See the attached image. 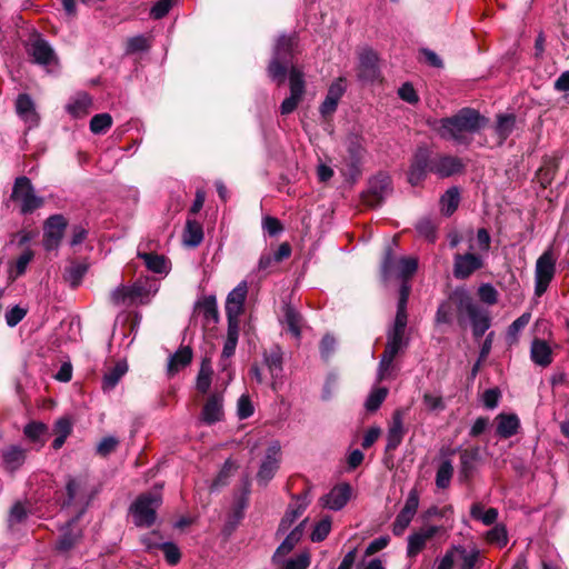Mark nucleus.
I'll return each instance as SVG.
<instances>
[{
  "label": "nucleus",
  "mask_w": 569,
  "mask_h": 569,
  "mask_svg": "<svg viewBox=\"0 0 569 569\" xmlns=\"http://www.w3.org/2000/svg\"><path fill=\"white\" fill-rule=\"evenodd\" d=\"M488 119L472 108H462L456 114L437 121L440 138L453 141L456 144L469 146L472 136L486 127Z\"/></svg>",
  "instance_id": "f257e3e1"
},
{
  "label": "nucleus",
  "mask_w": 569,
  "mask_h": 569,
  "mask_svg": "<svg viewBox=\"0 0 569 569\" xmlns=\"http://www.w3.org/2000/svg\"><path fill=\"white\" fill-rule=\"evenodd\" d=\"M455 299L457 300L459 323L463 325L467 318L472 326V333L475 338H481L491 325L489 312L476 303L466 291H456Z\"/></svg>",
  "instance_id": "f03ea898"
},
{
  "label": "nucleus",
  "mask_w": 569,
  "mask_h": 569,
  "mask_svg": "<svg viewBox=\"0 0 569 569\" xmlns=\"http://www.w3.org/2000/svg\"><path fill=\"white\" fill-rule=\"evenodd\" d=\"M94 496L93 487L87 477H69L66 483V498L62 508H71L76 518H81L87 511Z\"/></svg>",
  "instance_id": "7ed1b4c3"
},
{
  "label": "nucleus",
  "mask_w": 569,
  "mask_h": 569,
  "mask_svg": "<svg viewBox=\"0 0 569 569\" xmlns=\"http://www.w3.org/2000/svg\"><path fill=\"white\" fill-rule=\"evenodd\" d=\"M296 38L292 36L281 34L276 43L273 57L268 67V74L272 80L282 83L287 73V64L293 57V48Z\"/></svg>",
  "instance_id": "20e7f679"
},
{
  "label": "nucleus",
  "mask_w": 569,
  "mask_h": 569,
  "mask_svg": "<svg viewBox=\"0 0 569 569\" xmlns=\"http://www.w3.org/2000/svg\"><path fill=\"white\" fill-rule=\"evenodd\" d=\"M160 492H146L140 495L130 507L133 523L137 527H151L156 521L158 508L161 506Z\"/></svg>",
  "instance_id": "39448f33"
},
{
  "label": "nucleus",
  "mask_w": 569,
  "mask_h": 569,
  "mask_svg": "<svg viewBox=\"0 0 569 569\" xmlns=\"http://www.w3.org/2000/svg\"><path fill=\"white\" fill-rule=\"evenodd\" d=\"M10 199L20 204L21 214L32 213L44 203V199L36 194L31 180L24 176L14 180Z\"/></svg>",
  "instance_id": "423d86ee"
},
{
  "label": "nucleus",
  "mask_w": 569,
  "mask_h": 569,
  "mask_svg": "<svg viewBox=\"0 0 569 569\" xmlns=\"http://www.w3.org/2000/svg\"><path fill=\"white\" fill-rule=\"evenodd\" d=\"M418 268V260L412 257H402L397 259L391 252V248L386 251L381 266V274L385 280L390 278H399L406 282Z\"/></svg>",
  "instance_id": "0eeeda50"
},
{
  "label": "nucleus",
  "mask_w": 569,
  "mask_h": 569,
  "mask_svg": "<svg viewBox=\"0 0 569 569\" xmlns=\"http://www.w3.org/2000/svg\"><path fill=\"white\" fill-rule=\"evenodd\" d=\"M290 96L287 97L280 106L281 114L292 113L301 102L306 92L305 74L298 68L292 66L289 70Z\"/></svg>",
  "instance_id": "6e6552de"
},
{
  "label": "nucleus",
  "mask_w": 569,
  "mask_h": 569,
  "mask_svg": "<svg viewBox=\"0 0 569 569\" xmlns=\"http://www.w3.org/2000/svg\"><path fill=\"white\" fill-rule=\"evenodd\" d=\"M556 272V259L551 250L545 251L536 262L535 293L542 296L551 282Z\"/></svg>",
  "instance_id": "1a4fd4ad"
},
{
  "label": "nucleus",
  "mask_w": 569,
  "mask_h": 569,
  "mask_svg": "<svg viewBox=\"0 0 569 569\" xmlns=\"http://www.w3.org/2000/svg\"><path fill=\"white\" fill-rule=\"evenodd\" d=\"M67 224L68 222L62 214H53L46 220L42 242L47 251L58 249L63 238Z\"/></svg>",
  "instance_id": "9d476101"
},
{
  "label": "nucleus",
  "mask_w": 569,
  "mask_h": 569,
  "mask_svg": "<svg viewBox=\"0 0 569 569\" xmlns=\"http://www.w3.org/2000/svg\"><path fill=\"white\" fill-rule=\"evenodd\" d=\"M485 266V260L480 254L472 252L456 253L453 257L452 273L456 279H468L473 272Z\"/></svg>",
  "instance_id": "9b49d317"
},
{
  "label": "nucleus",
  "mask_w": 569,
  "mask_h": 569,
  "mask_svg": "<svg viewBox=\"0 0 569 569\" xmlns=\"http://www.w3.org/2000/svg\"><path fill=\"white\" fill-rule=\"evenodd\" d=\"M27 52L32 58V61L40 66H49L57 60V56L52 47L39 34L29 39Z\"/></svg>",
  "instance_id": "f8f14e48"
},
{
  "label": "nucleus",
  "mask_w": 569,
  "mask_h": 569,
  "mask_svg": "<svg viewBox=\"0 0 569 569\" xmlns=\"http://www.w3.org/2000/svg\"><path fill=\"white\" fill-rule=\"evenodd\" d=\"M481 462L479 447L467 448L460 451L458 479L462 483L469 482L476 475Z\"/></svg>",
  "instance_id": "ddd939ff"
},
{
  "label": "nucleus",
  "mask_w": 569,
  "mask_h": 569,
  "mask_svg": "<svg viewBox=\"0 0 569 569\" xmlns=\"http://www.w3.org/2000/svg\"><path fill=\"white\" fill-rule=\"evenodd\" d=\"M431 157L427 148H419L411 161L408 171V181L411 186H418L431 172Z\"/></svg>",
  "instance_id": "4468645a"
},
{
  "label": "nucleus",
  "mask_w": 569,
  "mask_h": 569,
  "mask_svg": "<svg viewBox=\"0 0 569 569\" xmlns=\"http://www.w3.org/2000/svg\"><path fill=\"white\" fill-rule=\"evenodd\" d=\"M263 363L271 376V388L278 391L282 385L283 357L279 346H273L263 352Z\"/></svg>",
  "instance_id": "2eb2a0df"
},
{
  "label": "nucleus",
  "mask_w": 569,
  "mask_h": 569,
  "mask_svg": "<svg viewBox=\"0 0 569 569\" xmlns=\"http://www.w3.org/2000/svg\"><path fill=\"white\" fill-rule=\"evenodd\" d=\"M440 530L441 527L430 525L410 533L407 539V557L416 558Z\"/></svg>",
  "instance_id": "dca6fc26"
},
{
  "label": "nucleus",
  "mask_w": 569,
  "mask_h": 569,
  "mask_svg": "<svg viewBox=\"0 0 569 569\" xmlns=\"http://www.w3.org/2000/svg\"><path fill=\"white\" fill-rule=\"evenodd\" d=\"M80 518L73 517L63 527L61 535L56 542V549L60 552H68L80 543L83 537L82 529L78 526Z\"/></svg>",
  "instance_id": "f3484780"
},
{
  "label": "nucleus",
  "mask_w": 569,
  "mask_h": 569,
  "mask_svg": "<svg viewBox=\"0 0 569 569\" xmlns=\"http://www.w3.org/2000/svg\"><path fill=\"white\" fill-rule=\"evenodd\" d=\"M14 109L17 116L27 124L28 129L39 126L40 114L30 94L19 93L14 102Z\"/></svg>",
  "instance_id": "a211bd4d"
},
{
  "label": "nucleus",
  "mask_w": 569,
  "mask_h": 569,
  "mask_svg": "<svg viewBox=\"0 0 569 569\" xmlns=\"http://www.w3.org/2000/svg\"><path fill=\"white\" fill-rule=\"evenodd\" d=\"M352 488L349 483L342 482L335 486L327 495L320 498V505L329 510L339 511L350 500Z\"/></svg>",
  "instance_id": "6ab92c4d"
},
{
  "label": "nucleus",
  "mask_w": 569,
  "mask_h": 569,
  "mask_svg": "<svg viewBox=\"0 0 569 569\" xmlns=\"http://www.w3.org/2000/svg\"><path fill=\"white\" fill-rule=\"evenodd\" d=\"M280 446L278 442L272 443L266 452V457L257 473V481L266 486L279 469Z\"/></svg>",
  "instance_id": "aec40b11"
},
{
  "label": "nucleus",
  "mask_w": 569,
  "mask_h": 569,
  "mask_svg": "<svg viewBox=\"0 0 569 569\" xmlns=\"http://www.w3.org/2000/svg\"><path fill=\"white\" fill-rule=\"evenodd\" d=\"M463 169V161L456 156H437L431 159V172L440 178L460 173Z\"/></svg>",
  "instance_id": "412c9836"
},
{
  "label": "nucleus",
  "mask_w": 569,
  "mask_h": 569,
  "mask_svg": "<svg viewBox=\"0 0 569 569\" xmlns=\"http://www.w3.org/2000/svg\"><path fill=\"white\" fill-rule=\"evenodd\" d=\"M391 192V179L386 173H378L369 181L368 199L369 206L376 207Z\"/></svg>",
  "instance_id": "4be33fe9"
},
{
  "label": "nucleus",
  "mask_w": 569,
  "mask_h": 569,
  "mask_svg": "<svg viewBox=\"0 0 569 569\" xmlns=\"http://www.w3.org/2000/svg\"><path fill=\"white\" fill-rule=\"evenodd\" d=\"M158 290L159 283L154 278H140L130 286L131 302H133V305L148 303Z\"/></svg>",
  "instance_id": "5701e85b"
},
{
  "label": "nucleus",
  "mask_w": 569,
  "mask_h": 569,
  "mask_svg": "<svg viewBox=\"0 0 569 569\" xmlns=\"http://www.w3.org/2000/svg\"><path fill=\"white\" fill-rule=\"evenodd\" d=\"M201 420L207 425H213L223 419V396L214 392L206 400L201 416Z\"/></svg>",
  "instance_id": "b1692460"
},
{
  "label": "nucleus",
  "mask_w": 569,
  "mask_h": 569,
  "mask_svg": "<svg viewBox=\"0 0 569 569\" xmlns=\"http://www.w3.org/2000/svg\"><path fill=\"white\" fill-rule=\"evenodd\" d=\"M346 91L345 79L339 78L328 89L327 96L321 103L319 111L322 117L331 116L336 112L339 100Z\"/></svg>",
  "instance_id": "393cba45"
},
{
  "label": "nucleus",
  "mask_w": 569,
  "mask_h": 569,
  "mask_svg": "<svg viewBox=\"0 0 569 569\" xmlns=\"http://www.w3.org/2000/svg\"><path fill=\"white\" fill-rule=\"evenodd\" d=\"M358 77L366 82H372L379 77L378 57L372 50H363L359 57Z\"/></svg>",
  "instance_id": "a878e982"
},
{
  "label": "nucleus",
  "mask_w": 569,
  "mask_h": 569,
  "mask_svg": "<svg viewBox=\"0 0 569 569\" xmlns=\"http://www.w3.org/2000/svg\"><path fill=\"white\" fill-rule=\"evenodd\" d=\"M306 520L296 526L284 538V540L280 543V546L276 549L271 557V562L273 565H280L281 558H284L289 552L293 550L297 543L300 541L303 535V526Z\"/></svg>",
  "instance_id": "bb28decb"
},
{
  "label": "nucleus",
  "mask_w": 569,
  "mask_h": 569,
  "mask_svg": "<svg viewBox=\"0 0 569 569\" xmlns=\"http://www.w3.org/2000/svg\"><path fill=\"white\" fill-rule=\"evenodd\" d=\"M248 295V283L246 280L238 283L232 289L226 300V315H238L243 312L244 302Z\"/></svg>",
  "instance_id": "cd10ccee"
},
{
  "label": "nucleus",
  "mask_w": 569,
  "mask_h": 569,
  "mask_svg": "<svg viewBox=\"0 0 569 569\" xmlns=\"http://www.w3.org/2000/svg\"><path fill=\"white\" fill-rule=\"evenodd\" d=\"M308 503L309 502L306 498L298 497L293 502L289 505L283 518L279 523L277 536L284 535L290 529L295 521L305 512Z\"/></svg>",
  "instance_id": "c85d7f7f"
},
{
  "label": "nucleus",
  "mask_w": 569,
  "mask_h": 569,
  "mask_svg": "<svg viewBox=\"0 0 569 569\" xmlns=\"http://www.w3.org/2000/svg\"><path fill=\"white\" fill-rule=\"evenodd\" d=\"M137 254L148 270L164 276L169 273L171 263L163 254L142 251L141 246H139Z\"/></svg>",
  "instance_id": "c756f323"
},
{
  "label": "nucleus",
  "mask_w": 569,
  "mask_h": 569,
  "mask_svg": "<svg viewBox=\"0 0 569 569\" xmlns=\"http://www.w3.org/2000/svg\"><path fill=\"white\" fill-rule=\"evenodd\" d=\"M403 436V415L400 410H397L392 416V422L387 432L386 451H395L402 442Z\"/></svg>",
  "instance_id": "7c9ffc66"
},
{
  "label": "nucleus",
  "mask_w": 569,
  "mask_h": 569,
  "mask_svg": "<svg viewBox=\"0 0 569 569\" xmlns=\"http://www.w3.org/2000/svg\"><path fill=\"white\" fill-rule=\"evenodd\" d=\"M495 421L496 433L503 439L515 436L520 428V420L515 413H499Z\"/></svg>",
  "instance_id": "2f4dec72"
},
{
  "label": "nucleus",
  "mask_w": 569,
  "mask_h": 569,
  "mask_svg": "<svg viewBox=\"0 0 569 569\" xmlns=\"http://www.w3.org/2000/svg\"><path fill=\"white\" fill-rule=\"evenodd\" d=\"M458 569H477L480 563V550L478 548L467 549L461 545H456Z\"/></svg>",
  "instance_id": "473e14b6"
},
{
  "label": "nucleus",
  "mask_w": 569,
  "mask_h": 569,
  "mask_svg": "<svg viewBox=\"0 0 569 569\" xmlns=\"http://www.w3.org/2000/svg\"><path fill=\"white\" fill-rule=\"evenodd\" d=\"M530 358L538 366H549L552 362V350L549 343L542 339H535L531 342Z\"/></svg>",
  "instance_id": "72a5a7b5"
},
{
  "label": "nucleus",
  "mask_w": 569,
  "mask_h": 569,
  "mask_svg": "<svg viewBox=\"0 0 569 569\" xmlns=\"http://www.w3.org/2000/svg\"><path fill=\"white\" fill-rule=\"evenodd\" d=\"M91 103V97L88 93L81 92L70 99L66 110L73 118H82L89 113Z\"/></svg>",
  "instance_id": "f704fd0d"
},
{
  "label": "nucleus",
  "mask_w": 569,
  "mask_h": 569,
  "mask_svg": "<svg viewBox=\"0 0 569 569\" xmlns=\"http://www.w3.org/2000/svg\"><path fill=\"white\" fill-rule=\"evenodd\" d=\"M362 158L349 154L342 158L339 170L347 181L353 182L360 177Z\"/></svg>",
  "instance_id": "c9c22d12"
},
{
  "label": "nucleus",
  "mask_w": 569,
  "mask_h": 569,
  "mask_svg": "<svg viewBox=\"0 0 569 569\" xmlns=\"http://www.w3.org/2000/svg\"><path fill=\"white\" fill-rule=\"evenodd\" d=\"M192 350L190 347H180L173 355L170 356L168 362L169 375H176L181 369L186 368L192 360Z\"/></svg>",
  "instance_id": "e433bc0d"
},
{
  "label": "nucleus",
  "mask_w": 569,
  "mask_h": 569,
  "mask_svg": "<svg viewBox=\"0 0 569 569\" xmlns=\"http://www.w3.org/2000/svg\"><path fill=\"white\" fill-rule=\"evenodd\" d=\"M440 211L443 216L450 217L460 203V192L457 187L449 188L440 198Z\"/></svg>",
  "instance_id": "4c0bfd02"
},
{
  "label": "nucleus",
  "mask_w": 569,
  "mask_h": 569,
  "mask_svg": "<svg viewBox=\"0 0 569 569\" xmlns=\"http://www.w3.org/2000/svg\"><path fill=\"white\" fill-rule=\"evenodd\" d=\"M71 431H72V421L70 420V418H68V417L59 418L53 426V432L57 437L54 438V440L52 442V448L54 450L60 449L64 445V442H66L67 438L70 436Z\"/></svg>",
  "instance_id": "58836bf2"
},
{
  "label": "nucleus",
  "mask_w": 569,
  "mask_h": 569,
  "mask_svg": "<svg viewBox=\"0 0 569 569\" xmlns=\"http://www.w3.org/2000/svg\"><path fill=\"white\" fill-rule=\"evenodd\" d=\"M4 466L8 470L14 471L20 468L26 460V450L19 446H11L2 453Z\"/></svg>",
  "instance_id": "ea45409f"
},
{
  "label": "nucleus",
  "mask_w": 569,
  "mask_h": 569,
  "mask_svg": "<svg viewBox=\"0 0 569 569\" xmlns=\"http://www.w3.org/2000/svg\"><path fill=\"white\" fill-rule=\"evenodd\" d=\"M203 240V230L202 226L196 220H187L184 232H183V243L188 247L196 248Z\"/></svg>",
  "instance_id": "a19ab883"
},
{
  "label": "nucleus",
  "mask_w": 569,
  "mask_h": 569,
  "mask_svg": "<svg viewBox=\"0 0 569 569\" xmlns=\"http://www.w3.org/2000/svg\"><path fill=\"white\" fill-rule=\"evenodd\" d=\"M516 127V116L512 113H502L497 116L495 126L496 134L499 137L500 142H503L512 133Z\"/></svg>",
  "instance_id": "79ce46f5"
},
{
  "label": "nucleus",
  "mask_w": 569,
  "mask_h": 569,
  "mask_svg": "<svg viewBox=\"0 0 569 569\" xmlns=\"http://www.w3.org/2000/svg\"><path fill=\"white\" fill-rule=\"evenodd\" d=\"M453 476V465L450 459L442 460L436 472V487L438 489H447L450 486Z\"/></svg>",
  "instance_id": "37998d69"
},
{
  "label": "nucleus",
  "mask_w": 569,
  "mask_h": 569,
  "mask_svg": "<svg viewBox=\"0 0 569 569\" xmlns=\"http://www.w3.org/2000/svg\"><path fill=\"white\" fill-rule=\"evenodd\" d=\"M498 515L499 513L496 508L485 510L481 503H473L470 508L471 518L481 521L486 526L493 525L498 519Z\"/></svg>",
  "instance_id": "c03bdc74"
},
{
  "label": "nucleus",
  "mask_w": 569,
  "mask_h": 569,
  "mask_svg": "<svg viewBox=\"0 0 569 569\" xmlns=\"http://www.w3.org/2000/svg\"><path fill=\"white\" fill-rule=\"evenodd\" d=\"M407 343L408 342L405 339V331L389 329L387 332V343L385 350L397 356L399 351L407 346Z\"/></svg>",
  "instance_id": "a18cd8bd"
},
{
  "label": "nucleus",
  "mask_w": 569,
  "mask_h": 569,
  "mask_svg": "<svg viewBox=\"0 0 569 569\" xmlns=\"http://www.w3.org/2000/svg\"><path fill=\"white\" fill-rule=\"evenodd\" d=\"M48 432V427L43 422L32 421L26 425L23 429L24 436L32 442L44 445V436Z\"/></svg>",
  "instance_id": "49530a36"
},
{
  "label": "nucleus",
  "mask_w": 569,
  "mask_h": 569,
  "mask_svg": "<svg viewBox=\"0 0 569 569\" xmlns=\"http://www.w3.org/2000/svg\"><path fill=\"white\" fill-rule=\"evenodd\" d=\"M284 323L291 335L299 339L301 335L302 318L298 311L288 306L284 310Z\"/></svg>",
  "instance_id": "de8ad7c7"
},
{
  "label": "nucleus",
  "mask_w": 569,
  "mask_h": 569,
  "mask_svg": "<svg viewBox=\"0 0 569 569\" xmlns=\"http://www.w3.org/2000/svg\"><path fill=\"white\" fill-rule=\"evenodd\" d=\"M310 562V553L303 551L289 559L281 558L280 565L277 566L279 569H308Z\"/></svg>",
  "instance_id": "09e8293b"
},
{
  "label": "nucleus",
  "mask_w": 569,
  "mask_h": 569,
  "mask_svg": "<svg viewBox=\"0 0 569 569\" xmlns=\"http://www.w3.org/2000/svg\"><path fill=\"white\" fill-rule=\"evenodd\" d=\"M212 369L210 361L204 359L201 362L200 370L197 376V390L201 393H207L211 386Z\"/></svg>",
  "instance_id": "8fccbe9b"
},
{
  "label": "nucleus",
  "mask_w": 569,
  "mask_h": 569,
  "mask_svg": "<svg viewBox=\"0 0 569 569\" xmlns=\"http://www.w3.org/2000/svg\"><path fill=\"white\" fill-rule=\"evenodd\" d=\"M127 365L124 362H118L109 372L103 377L102 387L104 390L113 389L122 376L127 372Z\"/></svg>",
  "instance_id": "3c124183"
},
{
  "label": "nucleus",
  "mask_w": 569,
  "mask_h": 569,
  "mask_svg": "<svg viewBox=\"0 0 569 569\" xmlns=\"http://www.w3.org/2000/svg\"><path fill=\"white\" fill-rule=\"evenodd\" d=\"M530 318L531 315L529 312H525L508 327L507 341L509 345L517 342L519 333L529 323Z\"/></svg>",
  "instance_id": "603ef678"
},
{
  "label": "nucleus",
  "mask_w": 569,
  "mask_h": 569,
  "mask_svg": "<svg viewBox=\"0 0 569 569\" xmlns=\"http://www.w3.org/2000/svg\"><path fill=\"white\" fill-rule=\"evenodd\" d=\"M388 396V389L386 387L375 388L370 391L365 407L368 411L373 412L379 409L385 399Z\"/></svg>",
  "instance_id": "864d4df0"
},
{
  "label": "nucleus",
  "mask_w": 569,
  "mask_h": 569,
  "mask_svg": "<svg viewBox=\"0 0 569 569\" xmlns=\"http://www.w3.org/2000/svg\"><path fill=\"white\" fill-rule=\"evenodd\" d=\"M112 126V117L109 113H98L90 120V130L94 134L104 133Z\"/></svg>",
  "instance_id": "5fc2aeb1"
},
{
  "label": "nucleus",
  "mask_w": 569,
  "mask_h": 569,
  "mask_svg": "<svg viewBox=\"0 0 569 569\" xmlns=\"http://www.w3.org/2000/svg\"><path fill=\"white\" fill-rule=\"evenodd\" d=\"M416 229L418 233L426 238L429 242H435L437 239V227L433 223V221L429 218H422L420 219L417 224Z\"/></svg>",
  "instance_id": "6e6d98bb"
},
{
  "label": "nucleus",
  "mask_w": 569,
  "mask_h": 569,
  "mask_svg": "<svg viewBox=\"0 0 569 569\" xmlns=\"http://www.w3.org/2000/svg\"><path fill=\"white\" fill-rule=\"evenodd\" d=\"M331 531V519L330 517L322 518L319 522L316 523L312 532L311 540L313 542L323 541Z\"/></svg>",
  "instance_id": "4d7b16f0"
},
{
  "label": "nucleus",
  "mask_w": 569,
  "mask_h": 569,
  "mask_svg": "<svg viewBox=\"0 0 569 569\" xmlns=\"http://www.w3.org/2000/svg\"><path fill=\"white\" fill-rule=\"evenodd\" d=\"M110 301L114 306L133 305V302H131L130 286H119L112 290Z\"/></svg>",
  "instance_id": "13d9d810"
},
{
  "label": "nucleus",
  "mask_w": 569,
  "mask_h": 569,
  "mask_svg": "<svg viewBox=\"0 0 569 569\" xmlns=\"http://www.w3.org/2000/svg\"><path fill=\"white\" fill-rule=\"evenodd\" d=\"M88 271V266L80 262L71 263L67 269V280L77 287Z\"/></svg>",
  "instance_id": "bf43d9fd"
},
{
  "label": "nucleus",
  "mask_w": 569,
  "mask_h": 569,
  "mask_svg": "<svg viewBox=\"0 0 569 569\" xmlns=\"http://www.w3.org/2000/svg\"><path fill=\"white\" fill-rule=\"evenodd\" d=\"M422 403L429 411H442L446 408L442 396L436 392H425Z\"/></svg>",
  "instance_id": "052dcab7"
},
{
  "label": "nucleus",
  "mask_w": 569,
  "mask_h": 569,
  "mask_svg": "<svg viewBox=\"0 0 569 569\" xmlns=\"http://www.w3.org/2000/svg\"><path fill=\"white\" fill-rule=\"evenodd\" d=\"M347 154L363 157L366 149L363 147V139L358 134H349L346 140Z\"/></svg>",
  "instance_id": "680f3d73"
},
{
  "label": "nucleus",
  "mask_w": 569,
  "mask_h": 569,
  "mask_svg": "<svg viewBox=\"0 0 569 569\" xmlns=\"http://www.w3.org/2000/svg\"><path fill=\"white\" fill-rule=\"evenodd\" d=\"M203 317L208 321L218 322L219 313L214 297H207L200 305Z\"/></svg>",
  "instance_id": "e2e57ef3"
},
{
  "label": "nucleus",
  "mask_w": 569,
  "mask_h": 569,
  "mask_svg": "<svg viewBox=\"0 0 569 569\" xmlns=\"http://www.w3.org/2000/svg\"><path fill=\"white\" fill-rule=\"evenodd\" d=\"M487 540L490 543H496L499 547H503L508 542V533L506 527L502 525H497L492 529L487 532Z\"/></svg>",
  "instance_id": "0e129e2a"
},
{
  "label": "nucleus",
  "mask_w": 569,
  "mask_h": 569,
  "mask_svg": "<svg viewBox=\"0 0 569 569\" xmlns=\"http://www.w3.org/2000/svg\"><path fill=\"white\" fill-rule=\"evenodd\" d=\"M413 517L415 515L401 509L400 512L397 515L392 526L393 535L401 536L412 521Z\"/></svg>",
  "instance_id": "69168bd1"
},
{
  "label": "nucleus",
  "mask_w": 569,
  "mask_h": 569,
  "mask_svg": "<svg viewBox=\"0 0 569 569\" xmlns=\"http://www.w3.org/2000/svg\"><path fill=\"white\" fill-rule=\"evenodd\" d=\"M150 44L144 36H136L127 40L126 53L143 52L149 49Z\"/></svg>",
  "instance_id": "338daca9"
},
{
  "label": "nucleus",
  "mask_w": 569,
  "mask_h": 569,
  "mask_svg": "<svg viewBox=\"0 0 569 569\" xmlns=\"http://www.w3.org/2000/svg\"><path fill=\"white\" fill-rule=\"evenodd\" d=\"M28 517L26 507L21 502H16L9 512L8 525L12 528L17 523H21Z\"/></svg>",
  "instance_id": "774afa93"
}]
</instances>
